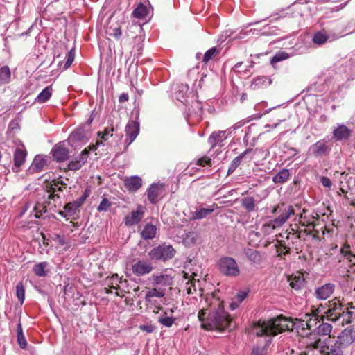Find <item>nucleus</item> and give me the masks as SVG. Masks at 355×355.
Segmentation results:
<instances>
[{
	"instance_id": "obj_27",
	"label": "nucleus",
	"mask_w": 355,
	"mask_h": 355,
	"mask_svg": "<svg viewBox=\"0 0 355 355\" xmlns=\"http://www.w3.org/2000/svg\"><path fill=\"white\" fill-rule=\"evenodd\" d=\"M27 155V152L24 148H17L14 153V165L16 167H20L24 164Z\"/></svg>"
},
{
	"instance_id": "obj_11",
	"label": "nucleus",
	"mask_w": 355,
	"mask_h": 355,
	"mask_svg": "<svg viewBox=\"0 0 355 355\" xmlns=\"http://www.w3.org/2000/svg\"><path fill=\"white\" fill-rule=\"evenodd\" d=\"M332 137L337 141L348 140L352 135V130L343 123L338 124L334 128Z\"/></svg>"
},
{
	"instance_id": "obj_30",
	"label": "nucleus",
	"mask_w": 355,
	"mask_h": 355,
	"mask_svg": "<svg viewBox=\"0 0 355 355\" xmlns=\"http://www.w3.org/2000/svg\"><path fill=\"white\" fill-rule=\"evenodd\" d=\"M149 15V9L141 3H139L132 12V16L139 19H144Z\"/></svg>"
},
{
	"instance_id": "obj_40",
	"label": "nucleus",
	"mask_w": 355,
	"mask_h": 355,
	"mask_svg": "<svg viewBox=\"0 0 355 355\" xmlns=\"http://www.w3.org/2000/svg\"><path fill=\"white\" fill-rule=\"evenodd\" d=\"M341 254L348 259L349 262L355 265V254L350 250V246L349 244L345 243L340 250Z\"/></svg>"
},
{
	"instance_id": "obj_1",
	"label": "nucleus",
	"mask_w": 355,
	"mask_h": 355,
	"mask_svg": "<svg viewBox=\"0 0 355 355\" xmlns=\"http://www.w3.org/2000/svg\"><path fill=\"white\" fill-rule=\"evenodd\" d=\"M205 301L208 307L202 308L198 314L202 329L230 331L235 328L236 323L225 311L223 301L214 295L207 297Z\"/></svg>"
},
{
	"instance_id": "obj_37",
	"label": "nucleus",
	"mask_w": 355,
	"mask_h": 355,
	"mask_svg": "<svg viewBox=\"0 0 355 355\" xmlns=\"http://www.w3.org/2000/svg\"><path fill=\"white\" fill-rule=\"evenodd\" d=\"M48 266V263L41 262L35 265L33 268V272L37 277H46L48 275L49 271L46 270Z\"/></svg>"
},
{
	"instance_id": "obj_14",
	"label": "nucleus",
	"mask_w": 355,
	"mask_h": 355,
	"mask_svg": "<svg viewBox=\"0 0 355 355\" xmlns=\"http://www.w3.org/2000/svg\"><path fill=\"white\" fill-rule=\"evenodd\" d=\"M47 166V159L42 155H37L33 159L27 170L28 174H35L42 172Z\"/></svg>"
},
{
	"instance_id": "obj_15",
	"label": "nucleus",
	"mask_w": 355,
	"mask_h": 355,
	"mask_svg": "<svg viewBox=\"0 0 355 355\" xmlns=\"http://www.w3.org/2000/svg\"><path fill=\"white\" fill-rule=\"evenodd\" d=\"M153 269L152 264L146 261H139L132 265V272L138 276H144L149 274Z\"/></svg>"
},
{
	"instance_id": "obj_50",
	"label": "nucleus",
	"mask_w": 355,
	"mask_h": 355,
	"mask_svg": "<svg viewBox=\"0 0 355 355\" xmlns=\"http://www.w3.org/2000/svg\"><path fill=\"white\" fill-rule=\"evenodd\" d=\"M74 58H75V53H74V51L73 49H71L67 54V56H66L67 60H66L64 67L62 68L63 70L68 69L71 65L72 62L74 60Z\"/></svg>"
},
{
	"instance_id": "obj_59",
	"label": "nucleus",
	"mask_w": 355,
	"mask_h": 355,
	"mask_svg": "<svg viewBox=\"0 0 355 355\" xmlns=\"http://www.w3.org/2000/svg\"><path fill=\"white\" fill-rule=\"evenodd\" d=\"M64 209L65 211L69 213L71 215L75 213L76 209L78 208H75V206L73 202L67 203L64 205Z\"/></svg>"
},
{
	"instance_id": "obj_31",
	"label": "nucleus",
	"mask_w": 355,
	"mask_h": 355,
	"mask_svg": "<svg viewBox=\"0 0 355 355\" xmlns=\"http://www.w3.org/2000/svg\"><path fill=\"white\" fill-rule=\"evenodd\" d=\"M288 280L291 288L295 290H300L305 285V279L302 274L291 276Z\"/></svg>"
},
{
	"instance_id": "obj_58",
	"label": "nucleus",
	"mask_w": 355,
	"mask_h": 355,
	"mask_svg": "<svg viewBox=\"0 0 355 355\" xmlns=\"http://www.w3.org/2000/svg\"><path fill=\"white\" fill-rule=\"evenodd\" d=\"M17 343L21 349H25L27 346V342L24 334L17 335Z\"/></svg>"
},
{
	"instance_id": "obj_53",
	"label": "nucleus",
	"mask_w": 355,
	"mask_h": 355,
	"mask_svg": "<svg viewBox=\"0 0 355 355\" xmlns=\"http://www.w3.org/2000/svg\"><path fill=\"white\" fill-rule=\"evenodd\" d=\"M277 251L279 254L288 255L290 254V247L287 246L285 243L280 242L277 248Z\"/></svg>"
},
{
	"instance_id": "obj_42",
	"label": "nucleus",
	"mask_w": 355,
	"mask_h": 355,
	"mask_svg": "<svg viewBox=\"0 0 355 355\" xmlns=\"http://www.w3.org/2000/svg\"><path fill=\"white\" fill-rule=\"evenodd\" d=\"M219 53V50L216 47H212L207 51L202 58V62L207 64L211 59H213L217 54Z\"/></svg>"
},
{
	"instance_id": "obj_44",
	"label": "nucleus",
	"mask_w": 355,
	"mask_h": 355,
	"mask_svg": "<svg viewBox=\"0 0 355 355\" xmlns=\"http://www.w3.org/2000/svg\"><path fill=\"white\" fill-rule=\"evenodd\" d=\"M34 216L36 218H41L42 214L46 212V207L42 203H36L33 207Z\"/></svg>"
},
{
	"instance_id": "obj_13",
	"label": "nucleus",
	"mask_w": 355,
	"mask_h": 355,
	"mask_svg": "<svg viewBox=\"0 0 355 355\" xmlns=\"http://www.w3.org/2000/svg\"><path fill=\"white\" fill-rule=\"evenodd\" d=\"M144 207L139 205L136 210L132 211L129 215L124 218L123 222L126 226L137 225L144 218Z\"/></svg>"
},
{
	"instance_id": "obj_33",
	"label": "nucleus",
	"mask_w": 355,
	"mask_h": 355,
	"mask_svg": "<svg viewBox=\"0 0 355 355\" xmlns=\"http://www.w3.org/2000/svg\"><path fill=\"white\" fill-rule=\"evenodd\" d=\"M153 284L155 285L169 286L171 284L172 278L168 275H153Z\"/></svg>"
},
{
	"instance_id": "obj_32",
	"label": "nucleus",
	"mask_w": 355,
	"mask_h": 355,
	"mask_svg": "<svg viewBox=\"0 0 355 355\" xmlns=\"http://www.w3.org/2000/svg\"><path fill=\"white\" fill-rule=\"evenodd\" d=\"M11 80V71L8 66L0 67V85L8 84Z\"/></svg>"
},
{
	"instance_id": "obj_20",
	"label": "nucleus",
	"mask_w": 355,
	"mask_h": 355,
	"mask_svg": "<svg viewBox=\"0 0 355 355\" xmlns=\"http://www.w3.org/2000/svg\"><path fill=\"white\" fill-rule=\"evenodd\" d=\"M142 184V179L137 175L130 176L124 180L125 187L130 192L138 191Z\"/></svg>"
},
{
	"instance_id": "obj_54",
	"label": "nucleus",
	"mask_w": 355,
	"mask_h": 355,
	"mask_svg": "<svg viewBox=\"0 0 355 355\" xmlns=\"http://www.w3.org/2000/svg\"><path fill=\"white\" fill-rule=\"evenodd\" d=\"M108 33L110 35L119 39L121 36L122 31L120 26H117L113 28L110 27L108 30Z\"/></svg>"
},
{
	"instance_id": "obj_22",
	"label": "nucleus",
	"mask_w": 355,
	"mask_h": 355,
	"mask_svg": "<svg viewBox=\"0 0 355 355\" xmlns=\"http://www.w3.org/2000/svg\"><path fill=\"white\" fill-rule=\"evenodd\" d=\"M320 318L318 314H307L306 315V319L303 320L301 324L302 329H313L318 326V324L320 322Z\"/></svg>"
},
{
	"instance_id": "obj_6",
	"label": "nucleus",
	"mask_w": 355,
	"mask_h": 355,
	"mask_svg": "<svg viewBox=\"0 0 355 355\" xmlns=\"http://www.w3.org/2000/svg\"><path fill=\"white\" fill-rule=\"evenodd\" d=\"M176 250L173 247L166 243H163L153 248L148 253L150 259L166 262L171 260L175 255Z\"/></svg>"
},
{
	"instance_id": "obj_28",
	"label": "nucleus",
	"mask_w": 355,
	"mask_h": 355,
	"mask_svg": "<svg viewBox=\"0 0 355 355\" xmlns=\"http://www.w3.org/2000/svg\"><path fill=\"white\" fill-rule=\"evenodd\" d=\"M88 130H86L85 125L80 126L71 133L69 139L73 141H80L86 138Z\"/></svg>"
},
{
	"instance_id": "obj_8",
	"label": "nucleus",
	"mask_w": 355,
	"mask_h": 355,
	"mask_svg": "<svg viewBox=\"0 0 355 355\" xmlns=\"http://www.w3.org/2000/svg\"><path fill=\"white\" fill-rule=\"evenodd\" d=\"M333 143L330 139H322L309 147V151L315 157H326L329 155Z\"/></svg>"
},
{
	"instance_id": "obj_17",
	"label": "nucleus",
	"mask_w": 355,
	"mask_h": 355,
	"mask_svg": "<svg viewBox=\"0 0 355 355\" xmlns=\"http://www.w3.org/2000/svg\"><path fill=\"white\" fill-rule=\"evenodd\" d=\"M337 340L344 348L349 347L355 342V330L349 328L344 329Z\"/></svg>"
},
{
	"instance_id": "obj_48",
	"label": "nucleus",
	"mask_w": 355,
	"mask_h": 355,
	"mask_svg": "<svg viewBox=\"0 0 355 355\" xmlns=\"http://www.w3.org/2000/svg\"><path fill=\"white\" fill-rule=\"evenodd\" d=\"M288 58V54L286 52L277 53L270 60L272 64L284 60Z\"/></svg>"
},
{
	"instance_id": "obj_10",
	"label": "nucleus",
	"mask_w": 355,
	"mask_h": 355,
	"mask_svg": "<svg viewBox=\"0 0 355 355\" xmlns=\"http://www.w3.org/2000/svg\"><path fill=\"white\" fill-rule=\"evenodd\" d=\"M139 132V124L135 121H129L125 127L126 138L125 139V148L136 139Z\"/></svg>"
},
{
	"instance_id": "obj_34",
	"label": "nucleus",
	"mask_w": 355,
	"mask_h": 355,
	"mask_svg": "<svg viewBox=\"0 0 355 355\" xmlns=\"http://www.w3.org/2000/svg\"><path fill=\"white\" fill-rule=\"evenodd\" d=\"M52 86L49 85L46 87L37 96L36 101L40 103L46 102L52 95Z\"/></svg>"
},
{
	"instance_id": "obj_60",
	"label": "nucleus",
	"mask_w": 355,
	"mask_h": 355,
	"mask_svg": "<svg viewBox=\"0 0 355 355\" xmlns=\"http://www.w3.org/2000/svg\"><path fill=\"white\" fill-rule=\"evenodd\" d=\"M320 182L323 187L327 188H330L332 185L331 180L329 178L324 176L320 178Z\"/></svg>"
},
{
	"instance_id": "obj_57",
	"label": "nucleus",
	"mask_w": 355,
	"mask_h": 355,
	"mask_svg": "<svg viewBox=\"0 0 355 355\" xmlns=\"http://www.w3.org/2000/svg\"><path fill=\"white\" fill-rule=\"evenodd\" d=\"M139 329L146 333H152L156 329V327L152 324H146L140 325Z\"/></svg>"
},
{
	"instance_id": "obj_29",
	"label": "nucleus",
	"mask_w": 355,
	"mask_h": 355,
	"mask_svg": "<svg viewBox=\"0 0 355 355\" xmlns=\"http://www.w3.org/2000/svg\"><path fill=\"white\" fill-rule=\"evenodd\" d=\"M241 204L248 212H253L257 210L255 199L252 196L243 198L241 200Z\"/></svg>"
},
{
	"instance_id": "obj_23",
	"label": "nucleus",
	"mask_w": 355,
	"mask_h": 355,
	"mask_svg": "<svg viewBox=\"0 0 355 355\" xmlns=\"http://www.w3.org/2000/svg\"><path fill=\"white\" fill-rule=\"evenodd\" d=\"M337 38V36L334 34H327L326 33L319 31L314 34L313 37V42L314 44L318 45H322L327 42L334 41Z\"/></svg>"
},
{
	"instance_id": "obj_5",
	"label": "nucleus",
	"mask_w": 355,
	"mask_h": 355,
	"mask_svg": "<svg viewBox=\"0 0 355 355\" xmlns=\"http://www.w3.org/2000/svg\"><path fill=\"white\" fill-rule=\"evenodd\" d=\"M315 348L320 349L324 355H343L345 349L339 341L330 337L324 339L323 341L317 340L315 343Z\"/></svg>"
},
{
	"instance_id": "obj_21",
	"label": "nucleus",
	"mask_w": 355,
	"mask_h": 355,
	"mask_svg": "<svg viewBox=\"0 0 355 355\" xmlns=\"http://www.w3.org/2000/svg\"><path fill=\"white\" fill-rule=\"evenodd\" d=\"M244 254L248 260L255 265H260L265 259L263 254L254 249L246 248L244 250Z\"/></svg>"
},
{
	"instance_id": "obj_41",
	"label": "nucleus",
	"mask_w": 355,
	"mask_h": 355,
	"mask_svg": "<svg viewBox=\"0 0 355 355\" xmlns=\"http://www.w3.org/2000/svg\"><path fill=\"white\" fill-rule=\"evenodd\" d=\"M196 233L194 232H189L184 234L182 241L186 246L190 247L196 243Z\"/></svg>"
},
{
	"instance_id": "obj_7",
	"label": "nucleus",
	"mask_w": 355,
	"mask_h": 355,
	"mask_svg": "<svg viewBox=\"0 0 355 355\" xmlns=\"http://www.w3.org/2000/svg\"><path fill=\"white\" fill-rule=\"evenodd\" d=\"M220 272L227 277H237L240 270L236 260L230 257H223L218 262Z\"/></svg>"
},
{
	"instance_id": "obj_12",
	"label": "nucleus",
	"mask_w": 355,
	"mask_h": 355,
	"mask_svg": "<svg viewBox=\"0 0 355 355\" xmlns=\"http://www.w3.org/2000/svg\"><path fill=\"white\" fill-rule=\"evenodd\" d=\"M164 184L153 183L146 191L148 200L151 204H155L158 202L161 195L164 192Z\"/></svg>"
},
{
	"instance_id": "obj_43",
	"label": "nucleus",
	"mask_w": 355,
	"mask_h": 355,
	"mask_svg": "<svg viewBox=\"0 0 355 355\" xmlns=\"http://www.w3.org/2000/svg\"><path fill=\"white\" fill-rule=\"evenodd\" d=\"M16 295L20 304H23L25 300V288L22 282L17 283L16 286Z\"/></svg>"
},
{
	"instance_id": "obj_46",
	"label": "nucleus",
	"mask_w": 355,
	"mask_h": 355,
	"mask_svg": "<svg viewBox=\"0 0 355 355\" xmlns=\"http://www.w3.org/2000/svg\"><path fill=\"white\" fill-rule=\"evenodd\" d=\"M114 130V128L113 126L106 127L103 132H98V136L105 141L113 135Z\"/></svg>"
},
{
	"instance_id": "obj_3",
	"label": "nucleus",
	"mask_w": 355,
	"mask_h": 355,
	"mask_svg": "<svg viewBox=\"0 0 355 355\" xmlns=\"http://www.w3.org/2000/svg\"><path fill=\"white\" fill-rule=\"evenodd\" d=\"M271 213L277 215V217L268 220L263 225V227L267 231L273 230L282 227L291 216L295 214V210L293 206L281 202L272 208Z\"/></svg>"
},
{
	"instance_id": "obj_19",
	"label": "nucleus",
	"mask_w": 355,
	"mask_h": 355,
	"mask_svg": "<svg viewBox=\"0 0 355 355\" xmlns=\"http://www.w3.org/2000/svg\"><path fill=\"white\" fill-rule=\"evenodd\" d=\"M227 137L226 130H218L213 132L208 137V143L211 148H214L217 145H221L223 141Z\"/></svg>"
},
{
	"instance_id": "obj_25",
	"label": "nucleus",
	"mask_w": 355,
	"mask_h": 355,
	"mask_svg": "<svg viewBox=\"0 0 355 355\" xmlns=\"http://www.w3.org/2000/svg\"><path fill=\"white\" fill-rule=\"evenodd\" d=\"M157 227L151 223H147L141 232V237L144 240H150L155 237Z\"/></svg>"
},
{
	"instance_id": "obj_56",
	"label": "nucleus",
	"mask_w": 355,
	"mask_h": 355,
	"mask_svg": "<svg viewBox=\"0 0 355 355\" xmlns=\"http://www.w3.org/2000/svg\"><path fill=\"white\" fill-rule=\"evenodd\" d=\"M83 164L80 163L77 158L71 161L68 164V168L71 171H76L82 167Z\"/></svg>"
},
{
	"instance_id": "obj_49",
	"label": "nucleus",
	"mask_w": 355,
	"mask_h": 355,
	"mask_svg": "<svg viewBox=\"0 0 355 355\" xmlns=\"http://www.w3.org/2000/svg\"><path fill=\"white\" fill-rule=\"evenodd\" d=\"M111 205L112 203L110 202V200L106 198H103L98 206L97 210L98 211H107L109 210Z\"/></svg>"
},
{
	"instance_id": "obj_35",
	"label": "nucleus",
	"mask_w": 355,
	"mask_h": 355,
	"mask_svg": "<svg viewBox=\"0 0 355 355\" xmlns=\"http://www.w3.org/2000/svg\"><path fill=\"white\" fill-rule=\"evenodd\" d=\"M290 176L288 169L284 168L272 178V181L276 184H282L286 182Z\"/></svg>"
},
{
	"instance_id": "obj_4",
	"label": "nucleus",
	"mask_w": 355,
	"mask_h": 355,
	"mask_svg": "<svg viewBox=\"0 0 355 355\" xmlns=\"http://www.w3.org/2000/svg\"><path fill=\"white\" fill-rule=\"evenodd\" d=\"M352 309H354V307L352 305L347 309L338 306V308L334 309L329 308L326 314L329 320L336 322L342 318V323L349 324L355 319V311Z\"/></svg>"
},
{
	"instance_id": "obj_18",
	"label": "nucleus",
	"mask_w": 355,
	"mask_h": 355,
	"mask_svg": "<svg viewBox=\"0 0 355 355\" xmlns=\"http://www.w3.org/2000/svg\"><path fill=\"white\" fill-rule=\"evenodd\" d=\"M51 153L53 158L58 162H64L69 157V150L61 143L56 144L52 148Z\"/></svg>"
},
{
	"instance_id": "obj_45",
	"label": "nucleus",
	"mask_w": 355,
	"mask_h": 355,
	"mask_svg": "<svg viewBox=\"0 0 355 355\" xmlns=\"http://www.w3.org/2000/svg\"><path fill=\"white\" fill-rule=\"evenodd\" d=\"M96 149V146H93L89 149L85 148L76 158L83 165L87 160L89 150H95Z\"/></svg>"
},
{
	"instance_id": "obj_2",
	"label": "nucleus",
	"mask_w": 355,
	"mask_h": 355,
	"mask_svg": "<svg viewBox=\"0 0 355 355\" xmlns=\"http://www.w3.org/2000/svg\"><path fill=\"white\" fill-rule=\"evenodd\" d=\"M293 322L282 315L268 321L259 320L254 325V332L257 336H275L292 329Z\"/></svg>"
},
{
	"instance_id": "obj_61",
	"label": "nucleus",
	"mask_w": 355,
	"mask_h": 355,
	"mask_svg": "<svg viewBox=\"0 0 355 355\" xmlns=\"http://www.w3.org/2000/svg\"><path fill=\"white\" fill-rule=\"evenodd\" d=\"M248 293L242 291L239 293L236 296V300L239 303H241L247 297Z\"/></svg>"
},
{
	"instance_id": "obj_63",
	"label": "nucleus",
	"mask_w": 355,
	"mask_h": 355,
	"mask_svg": "<svg viewBox=\"0 0 355 355\" xmlns=\"http://www.w3.org/2000/svg\"><path fill=\"white\" fill-rule=\"evenodd\" d=\"M128 99H129V96L127 93H123L119 97V101L120 103L126 102L128 101Z\"/></svg>"
},
{
	"instance_id": "obj_39",
	"label": "nucleus",
	"mask_w": 355,
	"mask_h": 355,
	"mask_svg": "<svg viewBox=\"0 0 355 355\" xmlns=\"http://www.w3.org/2000/svg\"><path fill=\"white\" fill-rule=\"evenodd\" d=\"M332 330V327L330 324L324 322L323 321L318 324L315 328V331L317 334L320 336L329 335Z\"/></svg>"
},
{
	"instance_id": "obj_9",
	"label": "nucleus",
	"mask_w": 355,
	"mask_h": 355,
	"mask_svg": "<svg viewBox=\"0 0 355 355\" xmlns=\"http://www.w3.org/2000/svg\"><path fill=\"white\" fill-rule=\"evenodd\" d=\"M66 188L67 184L62 180H53L47 189L48 198L56 201L60 198V193H62Z\"/></svg>"
},
{
	"instance_id": "obj_51",
	"label": "nucleus",
	"mask_w": 355,
	"mask_h": 355,
	"mask_svg": "<svg viewBox=\"0 0 355 355\" xmlns=\"http://www.w3.org/2000/svg\"><path fill=\"white\" fill-rule=\"evenodd\" d=\"M158 322L164 327H171L175 322V318L171 316L158 318Z\"/></svg>"
},
{
	"instance_id": "obj_26",
	"label": "nucleus",
	"mask_w": 355,
	"mask_h": 355,
	"mask_svg": "<svg viewBox=\"0 0 355 355\" xmlns=\"http://www.w3.org/2000/svg\"><path fill=\"white\" fill-rule=\"evenodd\" d=\"M216 207L217 206L215 204H213L211 206L207 208H200L192 214V217L195 220L202 219L211 214Z\"/></svg>"
},
{
	"instance_id": "obj_55",
	"label": "nucleus",
	"mask_w": 355,
	"mask_h": 355,
	"mask_svg": "<svg viewBox=\"0 0 355 355\" xmlns=\"http://www.w3.org/2000/svg\"><path fill=\"white\" fill-rule=\"evenodd\" d=\"M89 196V192L87 189H85L84 193L77 200L73 201V205L75 208H79L85 202L86 198Z\"/></svg>"
},
{
	"instance_id": "obj_64",
	"label": "nucleus",
	"mask_w": 355,
	"mask_h": 355,
	"mask_svg": "<svg viewBox=\"0 0 355 355\" xmlns=\"http://www.w3.org/2000/svg\"><path fill=\"white\" fill-rule=\"evenodd\" d=\"M55 241H58L61 245H64L65 244L64 238L60 234H57L55 236Z\"/></svg>"
},
{
	"instance_id": "obj_38",
	"label": "nucleus",
	"mask_w": 355,
	"mask_h": 355,
	"mask_svg": "<svg viewBox=\"0 0 355 355\" xmlns=\"http://www.w3.org/2000/svg\"><path fill=\"white\" fill-rule=\"evenodd\" d=\"M164 295L165 292L164 290L153 288L146 293L145 300L146 302H150L153 297L161 298L163 297Z\"/></svg>"
},
{
	"instance_id": "obj_16",
	"label": "nucleus",
	"mask_w": 355,
	"mask_h": 355,
	"mask_svg": "<svg viewBox=\"0 0 355 355\" xmlns=\"http://www.w3.org/2000/svg\"><path fill=\"white\" fill-rule=\"evenodd\" d=\"M335 285L332 283H327L317 288L314 295L318 300H325L328 299L334 293Z\"/></svg>"
},
{
	"instance_id": "obj_47",
	"label": "nucleus",
	"mask_w": 355,
	"mask_h": 355,
	"mask_svg": "<svg viewBox=\"0 0 355 355\" xmlns=\"http://www.w3.org/2000/svg\"><path fill=\"white\" fill-rule=\"evenodd\" d=\"M106 282L111 288L116 290L119 288L120 281H119V276L117 274L112 275L111 277L107 278Z\"/></svg>"
},
{
	"instance_id": "obj_24",
	"label": "nucleus",
	"mask_w": 355,
	"mask_h": 355,
	"mask_svg": "<svg viewBox=\"0 0 355 355\" xmlns=\"http://www.w3.org/2000/svg\"><path fill=\"white\" fill-rule=\"evenodd\" d=\"M252 151V148H247L245 151L241 153L239 156L236 157L230 163L228 170L227 175L233 173L237 167L241 164L242 159L250 152Z\"/></svg>"
},
{
	"instance_id": "obj_52",
	"label": "nucleus",
	"mask_w": 355,
	"mask_h": 355,
	"mask_svg": "<svg viewBox=\"0 0 355 355\" xmlns=\"http://www.w3.org/2000/svg\"><path fill=\"white\" fill-rule=\"evenodd\" d=\"M196 165L199 166H211V159L208 156H203L196 160Z\"/></svg>"
},
{
	"instance_id": "obj_36",
	"label": "nucleus",
	"mask_w": 355,
	"mask_h": 355,
	"mask_svg": "<svg viewBox=\"0 0 355 355\" xmlns=\"http://www.w3.org/2000/svg\"><path fill=\"white\" fill-rule=\"evenodd\" d=\"M271 83V80L267 76H258L253 80L252 87L253 89L260 88L263 86L269 85Z\"/></svg>"
},
{
	"instance_id": "obj_62",
	"label": "nucleus",
	"mask_w": 355,
	"mask_h": 355,
	"mask_svg": "<svg viewBox=\"0 0 355 355\" xmlns=\"http://www.w3.org/2000/svg\"><path fill=\"white\" fill-rule=\"evenodd\" d=\"M338 306H343V305L336 299L329 302V308H334V309L336 308H338Z\"/></svg>"
}]
</instances>
